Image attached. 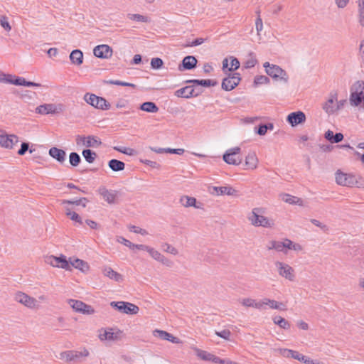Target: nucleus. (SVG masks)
<instances>
[{
	"label": "nucleus",
	"instance_id": "obj_24",
	"mask_svg": "<svg viewBox=\"0 0 364 364\" xmlns=\"http://www.w3.org/2000/svg\"><path fill=\"white\" fill-rule=\"evenodd\" d=\"M81 356H82L81 352L75 350H67L60 353V359L64 360L66 362L74 361Z\"/></svg>",
	"mask_w": 364,
	"mask_h": 364
},
{
	"label": "nucleus",
	"instance_id": "obj_27",
	"mask_svg": "<svg viewBox=\"0 0 364 364\" xmlns=\"http://www.w3.org/2000/svg\"><path fill=\"white\" fill-rule=\"evenodd\" d=\"M102 272L105 276L109 277L111 279L114 280L115 282H120L123 280L122 275L119 273L114 271L109 267H105L102 269Z\"/></svg>",
	"mask_w": 364,
	"mask_h": 364
},
{
	"label": "nucleus",
	"instance_id": "obj_19",
	"mask_svg": "<svg viewBox=\"0 0 364 364\" xmlns=\"http://www.w3.org/2000/svg\"><path fill=\"white\" fill-rule=\"evenodd\" d=\"M209 192L211 194L220 196V195H228L235 196L237 191L230 186H211L209 188Z\"/></svg>",
	"mask_w": 364,
	"mask_h": 364
},
{
	"label": "nucleus",
	"instance_id": "obj_44",
	"mask_svg": "<svg viewBox=\"0 0 364 364\" xmlns=\"http://www.w3.org/2000/svg\"><path fill=\"white\" fill-rule=\"evenodd\" d=\"M69 161L72 166H77L81 161L80 155L76 152H71L69 155Z\"/></svg>",
	"mask_w": 364,
	"mask_h": 364
},
{
	"label": "nucleus",
	"instance_id": "obj_6",
	"mask_svg": "<svg viewBox=\"0 0 364 364\" xmlns=\"http://www.w3.org/2000/svg\"><path fill=\"white\" fill-rule=\"evenodd\" d=\"M241 80L240 75L238 73L229 74L228 77H225L222 82V89L225 91H231L235 89Z\"/></svg>",
	"mask_w": 364,
	"mask_h": 364
},
{
	"label": "nucleus",
	"instance_id": "obj_50",
	"mask_svg": "<svg viewBox=\"0 0 364 364\" xmlns=\"http://www.w3.org/2000/svg\"><path fill=\"white\" fill-rule=\"evenodd\" d=\"M215 333L218 336H219V337H220V338H223L225 340H227V341H230V340L231 332H230V330L224 329V330H223L221 331H215Z\"/></svg>",
	"mask_w": 364,
	"mask_h": 364
},
{
	"label": "nucleus",
	"instance_id": "obj_32",
	"mask_svg": "<svg viewBox=\"0 0 364 364\" xmlns=\"http://www.w3.org/2000/svg\"><path fill=\"white\" fill-rule=\"evenodd\" d=\"M120 333V331L113 332L112 329H110L109 331H105L104 333H100L99 337L101 340L114 341L119 338Z\"/></svg>",
	"mask_w": 364,
	"mask_h": 364
},
{
	"label": "nucleus",
	"instance_id": "obj_61",
	"mask_svg": "<svg viewBox=\"0 0 364 364\" xmlns=\"http://www.w3.org/2000/svg\"><path fill=\"white\" fill-rule=\"evenodd\" d=\"M257 63V60L252 57L251 58L248 59L245 63V68H252L255 66V65Z\"/></svg>",
	"mask_w": 364,
	"mask_h": 364
},
{
	"label": "nucleus",
	"instance_id": "obj_54",
	"mask_svg": "<svg viewBox=\"0 0 364 364\" xmlns=\"http://www.w3.org/2000/svg\"><path fill=\"white\" fill-rule=\"evenodd\" d=\"M149 255L156 261H159L161 258V254L153 247H149L148 250Z\"/></svg>",
	"mask_w": 364,
	"mask_h": 364
},
{
	"label": "nucleus",
	"instance_id": "obj_63",
	"mask_svg": "<svg viewBox=\"0 0 364 364\" xmlns=\"http://www.w3.org/2000/svg\"><path fill=\"white\" fill-rule=\"evenodd\" d=\"M81 313L88 315L93 314L95 309L90 305L85 304V307L82 308Z\"/></svg>",
	"mask_w": 364,
	"mask_h": 364
},
{
	"label": "nucleus",
	"instance_id": "obj_53",
	"mask_svg": "<svg viewBox=\"0 0 364 364\" xmlns=\"http://www.w3.org/2000/svg\"><path fill=\"white\" fill-rule=\"evenodd\" d=\"M205 40H206V39L203 38H196L195 40H193V41L187 43L184 46H185V47H188V46H191V47L198 46H200V45H201L202 43H203L205 41Z\"/></svg>",
	"mask_w": 364,
	"mask_h": 364
},
{
	"label": "nucleus",
	"instance_id": "obj_12",
	"mask_svg": "<svg viewBox=\"0 0 364 364\" xmlns=\"http://www.w3.org/2000/svg\"><path fill=\"white\" fill-rule=\"evenodd\" d=\"M14 299L17 302L22 304L25 306L30 309L35 308L37 304V301L35 298L31 297L21 291H18L17 293H16Z\"/></svg>",
	"mask_w": 364,
	"mask_h": 364
},
{
	"label": "nucleus",
	"instance_id": "obj_52",
	"mask_svg": "<svg viewBox=\"0 0 364 364\" xmlns=\"http://www.w3.org/2000/svg\"><path fill=\"white\" fill-rule=\"evenodd\" d=\"M9 141H8V149H12L14 145L18 142V137L14 134L8 135Z\"/></svg>",
	"mask_w": 364,
	"mask_h": 364
},
{
	"label": "nucleus",
	"instance_id": "obj_49",
	"mask_svg": "<svg viewBox=\"0 0 364 364\" xmlns=\"http://www.w3.org/2000/svg\"><path fill=\"white\" fill-rule=\"evenodd\" d=\"M269 82V78L265 75H257L254 80V83L255 85L268 84Z\"/></svg>",
	"mask_w": 364,
	"mask_h": 364
},
{
	"label": "nucleus",
	"instance_id": "obj_18",
	"mask_svg": "<svg viewBox=\"0 0 364 364\" xmlns=\"http://www.w3.org/2000/svg\"><path fill=\"white\" fill-rule=\"evenodd\" d=\"M198 60L193 55H187L183 58L181 63L178 65L180 71L190 70L196 68Z\"/></svg>",
	"mask_w": 364,
	"mask_h": 364
},
{
	"label": "nucleus",
	"instance_id": "obj_4",
	"mask_svg": "<svg viewBox=\"0 0 364 364\" xmlns=\"http://www.w3.org/2000/svg\"><path fill=\"white\" fill-rule=\"evenodd\" d=\"M84 100L90 105L96 109L108 110L111 105L104 97H99L95 94L87 92L83 97Z\"/></svg>",
	"mask_w": 364,
	"mask_h": 364
},
{
	"label": "nucleus",
	"instance_id": "obj_45",
	"mask_svg": "<svg viewBox=\"0 0 364 364\" xmlns=\"http://www.w3.org/2000/svg\"><path fill=\"white\" fill-rule=\"evenodd\" d=\"M295 359L298 360L305 364H323V363H321L320 361L311 360L309 358H308L302 354H300L299 353V356L296 357Z\"/></svg>",
	"mask_w": 364,
	"mask_h": 364
},
{
	"label": "nucleus",
	"instance_id": "obj_30",
	"mask_svg": "<svg viewBox=\"0 0 364 364\" xmlns=\"http://www.w3.org/2000/svg\"><path fill=\"white\" fill-rule=\"evenodd\" d=\"M257 158L254 152H250L245 158V165L248 168L255 169L257 165Z\"/></svg>",
	"mask_w": 364,
	"mask_h": 364
},
{
	"label": "nucleus",
	"instance_id": "obj_22",
	"mask_svg": "<svg viewBox=\"0 0 364 364\" xmlns=\"http://www.w3.org/2000/svg\"><path fill=\"white\" fill-rule=\"evenodd\" d=\"M36 112L40 114H48L58 113V111L54 104H44L37 107Z\"/></svg>",
	"mask_w": 364,
	"mask_h": 364
},
{
	"label": "nucleus",
	"instance_id": "obj_59",
	"mask_svg": "<svg viewBox=\"0 0 364 364\" xmlns=\"http://www.w3.org/2000/svg\"><path fill=\"white\" fill-rule=\"evenodd\" d=\"M36 95V92H31L29 90H25L21 94V98L23 100H31Z\"/></svg>",
	"mask_w": 364,
	"mask_h": 364
},
{
	"label": "nucleus",
	"instance_id": "obj_28",
	"mask_svg": "<svg viewBox=\"0 0 364 364\" xmlns=\"http://www.w3.org/2000/svg\"><path fill=\"white\" fill-rule=\"evenodd\" d=\"M70 60L72 63L80 65L83 63V53L79 49L73 50L70 54Z\"/></svg>",
	"mask_w": 364,
	"mask_h": 364
},
{
	"label": "nucleus",
	"instance_id": "obj_29",
	"mask_svg": "<svg viewBox=\"0 0 364 364\" xmlns=\"http://www.w3.org/2000/svg\"><path fill=\"white\" fill-rule=\"evenodd\" d=\"M139 109L149 113H156L159 109L156 103L153 102H143L140 105Z\"/></svg>",
	"mask_w": 364,
	"mask_h": 364
},
{
	"label": "nucleus",
	"instance_id": "obj_2",
	"mask_svg": "<svg viewBox=\"0 0 364 364\" xmlns=\"http://www.w3.org/2000/svg\"><path fill=\"white\" fill-rule=\"evenodd\" d=\"M266 73L275 80H281L287 84L289 81V75L286 70L277 65L265 62L263 65Z\"/></svg>",
	"mask_w": 364,
	"mask_h": 364
},
{
	"label": "nucleus",
	"instance_id": "obj_55",
	"mask_svg": "<svg viewBox=\"0 0 364 364\" xmlns=\"http://www.w3.org/2000/svg\"><path fill=\"white\" fill-rule=\"evenodd\" d=\"M240 63L237 58L231 57V67L228 68L229 71H235L240 68Z\"/></svg>",
	"mask_w": 364,
	"mask_h": 364
},
{
	"label": "nucleus",
	"instance_id": "obj_11",
	"mask_svg": "<svg viewBox=\"0 0 364 364\" xmlns=\"http://www.w3.org/2000/svg\"><path fill=\"white\" fill-rule=\"evenodd\" d=\"M354 178V176L348 175L339 171L336 174V181L338 185L352 186L354 184H356L358 187L363 186L362 183H359L358 181L355 183Z\"/></svg>",
	"mask_w": 364,
	"mask_h": 364
},
{
	"label": "nucleus",
	"instance_id": "obj_8",
	"mask_svg": "<svg viewBox=\"0 0 364 364\" xmlns=\"http://www.w3.org/2000/svg\"><path fill=\"white\" fill-rule=\"evenodd\" d=\"M46 262L55 267H60L66 270H70L69 262H68L66 257L63 255L59 257L53 255L48 256L46 258Z\"/></svg>",
	"mask_w": 364,
	"mask_h": 364
},
{
	"label": "nucleus",
	"instance_id": "obj_25",
	"mask_svg": "<svg viewBox=\"0 0 364 364\" xmlns=\"http://www.w3.org/2000/svg\"><path fill=\"white\" fill-rule=\"evenodd\" d=\"M197 355L203 360L212 361L214 363H223L220 360V358L215 356L205 350H198Z\"/></svg>",
	"mask_w": 364,
	"mask_h": 364
},
{
	"label": "nucleus",
	"instance_id": "obj_17",
	"mask_svg": "<svg viewBox=\"0 0 364 364\" xmlns=\"http://www.w3.org/2000/svg\"><path fill=\"white\" fill-rule=\"evenodd\" d=\"M199 93L200 92H196V90L193 88V85H188L177 90L174 95L178 97L188 99L191 97H196L199 96Z\"/></svg>",
	"mask_w": 364,
	"mask_h": 364
},
{
	"label": "nucleus",
	"instance_id": "obj_42",
	"mask_svg": "<svg viewBox=\"0 0 364 364\" xmlns=\"http://www.w3.org/2000/svg\"><path fill=\"white\" fill-rule=\"evenodd\" d=\"M358 22L364 27V0H358Z\"/></svg>",
	"mask_w": 364,
	"mask_h": 364
},
{
	"label": "nucleus",
	"instance_id": "obj_13",
	"mask_svg": "<svg viewBox=\"0 0 364 364\" xmlns=\"http://www.w3.org/2000/svg\"><path fill=\"white\" fill-rule=\"evenodd\" d=\"M306 114L302 111H296L291 112L287 115V122L291 127H296L300 124H303L306 121Z\"/></svg>",
	"mask_w": 364,
	"mask_h": 364
},
{
	"label": "nucleus",
	"instance_id": "obj_9",
	"mask_svg": "<svg viewBox=\"0 0 364 364\" xmlns=\"http://www.w3.org/2000/svg\"><path fill=\"white\" fill-rule=\"evenodd\" d=\"M76 144L77 146L82 145L86 147H98L101 145L102 141L99 138L93 135H89L85 137L77 135L76 136Z\"/></svg>",
	"mask_w": 364,
	"mask_h": 364
},
{
	"label": "nucleus",
	"instance_id": "obj_37",
	"mask_svg": "<svg viewBox=\"0 0 364 364\" xmlns=\"http://www.w3.org/2000/svg\"><path fill=\"white\" fill-rule=\"evenodd\" d=\"M127 17L129 19L137 22L150 23L151 18L147 16H144L138 14H128Z\"/></svg>",
	"mask_w": 364,
	"mask_h": 364
},
{
	"label": "nucleus",
	"instance_id": "obj_7",
	"mask_svg": "<svg viewBox=\"0 0 364 364\" xmlns=\"http://www.w3.org/2000/svg\"><path fill=\"white\" fill-rule=\"evenodd\" d=\"M275 266L280 276L289 281H294L295 277L294 270L291 266H289L288 264L279 261L275 262Z\"/></svg>",
	"mask_w": 364,
	"mask_h": 364
},
{
	"label": "nucleus",
	"instance_id": "obj_40",
	"mask_svg": "<svg viewBox=\"0 0 364 364\" xmlns=\"http://www.w3.org/2000/svg\"><path fill=\"white\" fill-rule=\"evenodd\" d=\"M180 201L185 207H196V199L193 197L183 196L181 198Z\"/></svg>",
	"mask_w": 364,
	"mask_h": 364
},
{
	"label": "nucleus",
	"instance_id": "obj_15",
	"mask_svg": "<svg viewBox=\"0 0 364 364\" xmlns=\"http://www.w3.org/2000/svg\"><path fill=\"white\" fill-rule=\"evenodd\" d=\"M98 193L109 204H114L119 192L116 190H108L105 186H101L98 189Z\"/></svg>",
	"mask_w": 364,
	"mask_h": 364
},
{
	"label": "nucleus",
	"instance_id": "obj_21",
	"mask_svg": "<svg viewBox=\"0 0 364 364\" xmlns=\"http://www.w3.org/2000/svg\"><path fill=\"white\" fill-rule=\"evenodd\" d=\"M186 83L193 84V86H202L205 87H214L218 85V82L215 80L212 79H193L187 80L185 81Z\"/></svg>",
	"mask_w": 364,
	"mask_h": 364
},
{
	"label": "nucleus",
	"instance_id": "obj_48",
	"mask_svg": "<svg viewBox=\"0 0 364 364\" xmlns=\"http://www.w3.org/2000/svg\"><path fill=\"white\" fill-rule=\"evenodd\" d=\"M66 215L68 216L70 220L78 223L80 225L82 224V218L77 213L70 211L69 209H67Z\"/></svg>",
	"mask_w": 364,
	"mask_h": 364
},
{
	"label": "nucleus",
	"instance_id": "obj_46",
	"mask_svg": "<svg viewBox=\"0 0 364 364\" xmlns=\"http://www.w3.org/2000/svg\"><path fill=\"white\" fill-rule=\"evenodd\" d=\"M105 82L106 84H110V85H115L124 86V87H131L133 88L136 87V85H134L133 83H129V82H124V81H121V80H106Z\"/></svg>",
	"mask_w": 364,
	"mask_h": 364
},
{
	"label": "nucleus",
	"instance_id": "obj_5",
	"mask_svg": "<svg viewBox=\"0 0 364 364\" xmlns=\"http://www.w3.org/2000/svg\"><path fill=\"white\" fill-rule=\"evenodd\" d=\"M110 306L119 312L126 314L134 315L139 311V308L136 305L126 301H112Z\"/></svg>",
	"mask_w": 364,
	"mask_h": 364
},
{
	"label": "nucleus",
	"instance_id": "obj_26",
	"mask_svg": "<svg viewBox=\"0 0 364 364\" xmlns=\"http://www.w3.org/2000/svg\"><path fill=\"white\" fill-rule=\"evenodd\" d=\"M12 85L18 86H26V87H41L40 83H36L31 81H27L25 78L19 76L14 75V80L11 82Z\"/></svg>",
	"mask_w": 364,
	"mask_h": 364
},
{
	"label": "nucleus",
	"instance_id": "obj_34",
	"mask_svg": "<svg viewBox=\"0 0 364 364\" xmlns=\"http://www.w3.org/2000/svg\"><path fill=\"white\" fill-rule=\"evenodd\" d=\"M109 167L113 171H123L125 168V164L117 159H111L108 162Z\"/></svg>",
	"mask_w": 364,
	"mask_h": 364
},
{
	"label": "nucleus",
	"instance_id": "obj_10",
	"mask_svg": "<svg viewBox=\"0 0 364 364\" xmlns=\"http://www.w3.org/2000/svg\"><path fill=\"white\" fill-rule=\"evenodd\" d=\"M240 147H234L226 151L223 154V160L225 163L232 165H239L242 162V159L235 158V156L240 153Z\"/></svg>",
	"mask_w": 364,
	"mask_h": 364
},
{
	"label": "nucleus",
	"instance_id": "obj_41",
	"mask_svg": "<svg viewBox=\"0 0 364 364\" xmlns=\"http://www.w3.org/2000/svg\"><path fill=\"white\" fill-rule=\"evenodd\" d=\"M68 304L75 311L81 313L82 308L85 307V303L79 300L69 299Z\"/></svg>",
	"mask_w": 364,
	"mask_h": 364
},
{
	"label": "nucleus",
	"instance_id": "obj_20",
	"mask_svg": "<svg viewBox=\"0 0 364 364\" xmlns=\"http://www.w3.org/2000/svg\"><path fill=\"white\" fill-rule=\"evenodd\" d=\"M153 334L155 337L164 341H168L173 343H179L181 342L178 338L165 331L156 329L154 331Z\"/></svg>",
	"mask_w": 364,
	"mask_h": 364
},
{
	"label": "nucleus",
	"instance_id": "obj_36",
	"mask_svg": "<svg viewBox=\"0 0 364 364\" xmlns=\"http://www.w3.org/2000/svg\"><path fill=\"white\" fill-rule=\"evenodd\" d=\"M274 350L279 352L282 356L285 358H292L295 359L296 357L299 356V352L287 348H277Z\"/></svg>",
	"mask_w": 364,
	"mask_h": 364
},
{
	"label": "nucleus",
	"instance_id": "obj_47",
	"mask_svg": "<svg viewBox=\"0 0 364 364\" xmlns=\"http://www.w3.org/2000/svg\"><path fill=\"white\" fill-rule=\"evenodd\" d=\"M164 65V61L160 58H153L151 60V67L152 69L159 70Z\"/></svg>",
	"mask_w": 364,
	"mask_h": 364
},
{
	"label": "nucleus",
	"instance_id": "obj_16",
	"mask_svg": "<svg viewBox=\"0 0 364 364\" xmlns=\"http://www.w3.org/2000/svg\"><path fill=\"white\" fill-rule=\"evenodd\" d=\"M337 96L338 94L336 92H331L329 94V98L323 105L322 108L328 114H332L336 111V108H335V102L337 101Z\"/></svg>",
	"mask_w": 364,
	"mask_h": 364
},
{
	"label": "nucleus",
	"instance_id": "obj_23",
	"mask_svg": "<svg viewBox=\"0 0 364 364\" xmlns=\"http://www.w3.org/2000/svg\"><path fill=\"white\" fill-rule=\"evenodd\" d=\"M49 155L57 161L63 164L65 160L66 153L64 150L57 147H52L49 149Z\"/></svg>",
	"mask_w": 364,
	"mask_h": 364
},
{
	"label": "nucleus",
	"instance_id": "obj_3",
	"mask_svg": "<svg viewBox=\"0 0 364 364\" xmlns=\"http://www.w3.org/2000/svg\"><path fill=\"white\" fill-rule=\"evenodd\" d=\"M350 102L353 106L364 104V82L357 81L350 88Z\"/></svg>",
	"mask_w": 364,
	"mask_h": 364
},
{
	"label": "nucleus",
	"instance_id": "obj_33",
	"mask_svg": "<svg viewBox=\"0 0 364 364\" xmlns=\"http://www.w3.org/2000/svg\"><path fill=\"white\" fill-rule=\"evenodd\" d=\"M264 303L265 305H268L272 309H279L282 311H285L287 309L285 305L283 303L278 302L273 299L264 298Z\"/></svg>",
	"mask_w": 364,
	"mask_h": 364
},
{
	"label": "nucleus",
	"instance_id": "obj_51",
	"mask_svg": "<svg viewBox=\"0 0 364 364\" xmlns=\"http://www.w3.org/2000/svg\"><path fill=\"white\" fill-rule=\"evenodd\" d=\"M162 247L165 252L171 253L173 255H176L178 253L176 248H175L174 247L168 243H164L162 245Z\"/></svg>",
	"mask_w": 364,
	"mask_h": 364
},
{
	"label": "nucleus",
	"instance_id": "obj_43",
	"mask_svg": "<svg viewBox=\"0 0 364 364\" xmlns=\"http://www.w3.org/2000/svg\"><path fill=\"white\" fill-rule=\"evenodd\" d=\"M89 200L87 198H80V199L75 200H63V203L73 204V205H82L83 208H85L86 203Z\"/></svg>",
	"mask_w": 364,
	"mask_h": 364
},
{
	"label": "nucleus",
	"instance_id": "obj_58",
	"mask_svg": "<svg viewBox=\"0 0 364 364\" xmlns=\"http://www.w3.org/2000/svg\"><path fill=\"white\" fill-rule=\"evenodd\" d=\"M28 149H29V143L22 142L21 144V148L18 149L17 153L20 156H23Z\"/></svg>",
	"mask_w": 364,
	"mask_h": 364
},
{
	"label": "nucleus",
	"instance_id": "obj_57",
	"mask_svg": "<svg viewBox=\"0 0 364 364\" xmlns=\"http://www.w3.org/2000/svg\"><path fill=\"white\" fill-rule=\"evenodd\" d=\"M129 228L130 231H132L135 233L141 234L142 235H146L148 234V232L145 229H142L135 225H131Z\"/></svg>",
	"mask_w": 364,
	"mask_h": 364
},
{
	"label": "nucleus",
	"instance_id": "obj_56",
	"mask_svg": "<svg viewBox=\"0 0 364 364\" xmlns=\"http://www.w3.org/2000/svg\"><path fill=\"white\" fill-rule=\"evenodd\" d=\"M1 26L7 31H11V27L8 21V19L6 16H2L0 18Z\"/></svg>",
	"mask_w": 364,
	"mask_h": 364
},
{
	"label": "nucleus",
	"instance_id": "obj_64",
	"mask_svg": "<svg viewBox=\"0 0 364 364\" xmlns=\"http://www.w3.org/2000/svg\"><path fill=\"white\" fill-rule=\"evenodd\" d=\"M274 250L278 251V252H283L284 253H287V250H284V242L280 241H275L274 243Z\"/></svg>",
	"mask_w": 364,
	"mask_h": 364
},
{
	"label": "nucleus",
	"instance_id": "obj_62",
	"mask_svg": "<svg viewBox=\"0 0 364 364\" xmlns=\"http://www.w3.org/2000/svg\"><path fill=\"white\" fill-rule=\"evenodd\" d=\"M311 223L314 225L319 227L323 232H327L328 230V227L326 225L322 224L321 222L316 219H311Z\"/></svg>",
	"mask_w": 364,
	"mask_h": 364
},
{
	"label": "nucleus",
	"instance_id": "obj_31",
	"mask_svg": "<svg viewBox=\"0 0 364 364\" xmlns=\"http://www.w3.org/2000/svg\"><path fill=\"white\" fill-rule=\"evenodd\" d=\"M70 259H71V258ZM69 264L70 267L72 266L75 269H78L82 272H85L89 268L88 264L86 262L78 258L74 259L73 260H70Z\"/></svg>",
	"mask_w": 364,
	"mask_h": 364
},
{
	"label": "nucleus",
	"instance_id": "obj_1",
	"mask_svg": "<svg viewBox=\"0 0 364 364\" xmlns=\"http://www.w3.org/2000/svg\"><path fill=\"white\" fill-rule=\"evenodd\" d=\"M263 213L262 208H253L251 213L248 216V220L254 226H262L264 228H272L274 223L272 220L261 215Z\"/></svg>",
	"mask_w": 364,
	"mask_h": 364
},
{
	"label": "nucleus",
	"instance_id": "obj_60",
	"mask_svg": "<svg viewBox=\"0 0 364 364\" xmlns=\"http://www.w3.org/2000/svg\"><path fill=\"white\" fill-rule=\"evenodd\" d=\"M14 80V75L11 74H3L2 77H0V82L11 84Z\"/></svg>",
	"mask_w": 364,
	"mask_h": 364
},
{
	"label": "nucleus",
	"instance_id": "obj_14",
	"mask_svg": "<svg viewBox=\"0 0 364 364\" xmlns=\"http://www.w3.org/2000/svg\"><path fill=\"white\" fill-rule=\"evenodd\" d=\"M93 53L99 58H109L112 55V49L108 45L102 44L95 47Z\"/></svg>",
	"mask_w": 364,
	"mask_h": 364
},
{
	"label": "nucleus",
	"instance_id": "obj_39",
	"mask_svg": "<svg viewBox=\"0 0 364 364\" xmlns=\"http://www.w3.org/2000/svg\"><path fill=\"white\" fill-rule=\"evenodd\" d=\"M82 154L85 161L89 164L93 163L97 157V154L90 149H84Z\"/></svg>",
	"mask_w": 364,
	"mask_h": 364
},
{
	"label": "nucleus",
	"instance_id": "obj_38",
	"mask_svg": "<svg viewBox=\"0 0 364 364\" xmlns=\"http://www.w3.org/2000/svg\"><path fill=\"white\" fill-rule=\"evenodd\" d=\"M282 198L284 202L289 204L302 205V200L301 198L287 193L283 194Z\"/></svg>",
	"mask_w": 364,
	"mask_h": 364
},
{
	"label": "nucleus",
	"instance_id": "obj_35",
	"mask_svg": "<svg viewBox=\"0 0 364 364\" xmlns=\"http://www.w3.org/2000/svg\"><path fill=\"white\" fill-rule=\"evenodd\" d=\"M273 321L276 325H278L280 328L284 330H288L291 327L289 322L279 316H274L273 318Z\"/></svg>",
	"mask_w": 364,
	"mask_h": 364
}]
</instances>
